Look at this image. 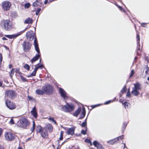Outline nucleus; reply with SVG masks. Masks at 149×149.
I'll list each match as a JSON object with an SVG mask.
<instances>
[{
  "label": "nucleus",
  "instance_id": "f257e3e1",
  "mask_svg": "<svg viewBox=\"0 0 149 149\" xmlns=\"http://www.w3.org/2000/svg\"><path fill=\"white\" fill-rule=\"evenodd\" d=\"M13 24L10 20H3L2 22L1 26L6 30L10 31L13 28Z\"/></svg>",
  "mask_w": 149,
  "mask_h": 149
},
{
  "label": "nucleus",
  "instance_id": "f03ea898",
  "mask_svg": "<svg viewBox=\"0 0 149 149\" xmlns=\"http://www.w3.org/2000/svg\"><path fill=\"white\" fill-rule=\"evenodd\" d=\"M34 45L35 49L38 52V54L36 55V56L31 60V62L32 63H33V62L37 60L40 56V55L39 54L40 53V51L38 47L37 40L36 38L34 39Z\"/></svg>",
  "mask_w": 149,
  "mask_h": 149
},
{
  "label": "nucleus",
  "instance_id": "7ed1b4c3",
  "mask_svg": "<svg viewBox=\"0 0 149 149\" xmlns=\"http://www.w3.org/2000/svg\"><path fill=\"white\" fill-rule=\"evenodd\" d=\"M30 124L28 120L26 118H23L19 120L18 122L17 125L19 127L26 128Z\"/></svg>",
  "mask_w": 149,
  "mask_h": 149
},
{
  "label": "nucleus",
  "instance_id": "20e7f679",
  "mask_svg": "<svg viewBox=\"0 0 149 149\" xmlns=\"http://www.w3.org/2000/svg\"><path fill=\"white\" fill-rule=\"evenodd\" d=\"M42 89L43 90L44 93L47 94H51L52 91V87L49 85H47L42 86Z\"/></svg>",
  "mask_w": 149,
  "mask_h": 149
},
{
  "label": "nucleus",
  "instance_id": "39448f33",
  "mask_svg": "<svg viewBox=\"0 0 149 149\" xmlns=\"http://www.w3.org/2000/svg\"><path fill=\"white\" fill-rule=\"evenodd\" d=\"M74 109V105L72 104H69L67 103V104L63 106L62 109L63 110L66 112H70L73 110Z\"/></svg>",
  "mask_w": 149,
  "mask_h": 149
},
{
  "label": "nucleus",
  "instance_id": "423d86ee",
  "mask_svg": "<svg viewBox=\"0 0 149 149\" xmlns=\"http://www.w3.org/2000/svg\"><path fill=\"white\" fill-rule=\"evenodd\" d=\"M4 136L6 140L8 141H11L13 140L15 138V135L10 132H6Z\"/></svg>",
  "mask_w": 149,
  "mask_h": 149
},
{
  "label": "nucleus",
  "instance_id": "0eeeda50",
  "mask_svg": "<svg viewBox=\"0 0 149 149\" xmlns=\"http://www.w3.org/2000/svg\"><path fill=\"white\" fill-rule=\"evenodd\" d=\"M31 44L29 42L24 41L22 44V47L24 51L26 52L31 49Z\"/></svg>",
  "mask_w": 149,
  "mask_h": 149
},
{
  "label": "nucleus",
  "instance_id": "6e6552de",
  "mask_svg": "<svg viewBox=\"0 0 149 149\" xmlns=\"http://www.w3.org/2000/svg\"><path fill=\"white\" fill-rule=\"evenodd\" d=\"M11 5V3L7 1H4L2 3V7L3 9L6 11L10 10Z\"/></svg>",
  "mask_w": 149,
  "mask_h": 149
},
{
  "label": "nucleus",
  "instance_id": "1a4fd4ad",
  "mask_svg": "<svg viewBox=\"0 0 149 149\" xmlns=\"http://www.w3.org/2000/svg\"><path fill=\"white\" fill-rule=\"evenodd\" d=\"M5 104L7 107L10 109L13 110L15 109L16 108L15 104L8 100H6Z\"/></svg>",
  "mask_w": 149,
  "mask_h": 149
},
{
  "label": "nucleus",
  "instance_id": "9d476101",
  "mask_svg": "<svg viewBox=\"0 0 149 149\" xmlns=\"http://www.w3.org/2000/svg\"><path fill=\"white\" fill-rule=\"evenodd\" d=\"M39 132L41 133V136L44 138H47L48 135L47 132L45 129L42 128L40 126L38 127Z\"/></svg>",
  "mask_w": 149,
  "mask_h": 149
},
{
  "label": "nucleus",
  "instance_id": "9b49d317",
  "mask_svg": "<svg viewBox=\"0 0 149 149\" xmlns=\"http://www.w3.org/2000/svg\"><path fill=\"white\" fill-rule=\"evenodd\" d=\"M35 35V33H34L33 31H30L26 33V36L28 39L31 41L33 40L34 38V36ZM37 40V39H36Z\"/></svg>",
  "mask_w": 149,
  "mask_h": 149
},
{
  "label": "nucleus",
  "instance_id": "f8f14e48",
  "mask_svg": "<svg viewBox=\"0 0 149 149\" xmlns=\"http://www.w3.org/2000/svg\"><path fill=\"white\" fill-rule=\"evenodd\" d=\"M5 95L8 97L12 98L15 96L16 94L15 92L13 90H8L6 91Z\"/></svg>",
  "mask_w": 149,
  "mask_h": 149
},
{
  "label": "nucleus",
  "instance_id": "ddd939ff",
  "mask_svg": "<svg viewBox=\"0 0 149 149\" xmlns=\"http://www.w3.org/2000/svg\"><path fill=\"white\" fill-rule=\"evenodd\" d=\"M59 91L61 96L63 98L64 100L68 99V96L65 91L61 88H59Z\"/></svg>",
  "mask_w": 149,
  "mask_h": 149
},
{
  "label": "nucleus",
  "instance_id": "4468645a",
  "mask_svg": "<svg viewBox=\"0 0 149 149\" xmlns=\"http://www.w3.org/2000/svg\"><path fill=\"white\" fill-rule=\"evenodd\" d=\"M26 28L24 30L19 32L18 33L15 35H8L7 37L10 39H12L13 38H15L18 36L22 34L26 29Z\"/></svg>",
  "mask_w": 149,
  "mask_h": 149
},
{
  "label": "nucleus",
  "instance_id": "2eb2a0df",
  "mask_svg": "<svg viewBox=\"0 0 149 149\" xmlns=\"http://www.w3.org/2000/svg\"><path fill=\"white\" fill-rule=\"evenodd\" d=\"M45 130H47L48 131L50 132H51L53 130V127L52 125L50 124H48L44 128Z\"/></svg>",
  "mask_w": 149,
  "mask_h": 149
},
{
  "label": "nucleus",
  "instance_id": "dca6fc26",
  "mask_svg": "<svg viewBox=\"0 0 149 149\" xmlns=\"http://www.w3.org/2000/svg\"><path fill=\"white\" fill-rule=\"evenodd\" d=\"M93 144L98 149H104L102 146L96 141H94Z\"/></svg>",
  "mask_w": 149,
  "mask_h": 149
},
{
  "label": "nucleus",
  "instance_id": "f3484780",
  "mask_svg": "<svg viewBox=\"0 0 149 149\" xmlns=\"http://www.w3.org/2000/svg\"><path fill=\"white\" fill-rule=\"evenodd\" d=\"M31 113L34 118H36L37 117V113L35 107L33 108L32 110L31 111Z\"/></svg>",
  "mask_w": 149,
  "mask_h": 149
},
{
  "label": "nucleus",
  "instance_id": "a211bd4d",
  "mask_svg": "<svg viewBox=\"0 0 149 149\" xmlns=\"http://www.w3.org/2000/svg\"><path fill=\"white\" fill-rule=\"evenodd\" d=\"M41 0H36L33 4L34 6H41L42 5Z\"/></svg>",
  "mask_w": 149,
  "mask_h": 149
},
{
  "label": "nucleus",
  "instance_id": "6ab92c4d",
  "mask_svg": "<svg viewBox=\"0 0 149 149\" xmlns=\"http://www.w3.org/2000/svg\"><path fill=\"white\" fill-rule=\"evenodd\" d=\"M74 129L73 128H70L67 132V133L69 135H72L74 134Z\"/></svg>",
  "mask_w": 149,
  "mask_h": 149
},
{
  "label": "nucleus",
  "instance_id": "aec40b11",
  "mask_svg": "<svg viewBox=\"0 0 149 149\" xmlns=\"http://www.w3.org/2000/svg\"><path fill=\"white\" fill-rule=\"evenodd\" d=\"M134 87L133 88H135L138 90H139L141 89V85L140 84L138 83H137L136 84H134Z\"/></svg>",
  "mask_w": 149,
  "mask_h": 149
},
{
  "label": "nucleus",
  "instance_id": "412c9836",
  "mask_svg": "<svg viewBox=\"0 0 149 149\" xmlns=\"http://www.w3.org/2000/svg\"><path fill=\"white\" fill-rule=\"evenodd\" d=\"M136 38H137V48L138 50H140V45L139 44L140 41V37L139 34H137Z\"/></svg>",
  "mask_w": 149,
  "mask_h": 149
},
{
  "label": "nucleus",
  "instance_id": "4be33fe9",
  "mask_svg": "<svg viewBox=\"0 0 149 149\" xmlns=\"http://www.w3.org/2000/svg\"><path fill=\"white\" fill-rule=\"evenodd\" d=\"M86 113V110L84 108H83V110L81 113L79 119H82L85 116Z\"/></svg>",
  "mask_w": 149,
  "mask_h": 149
},
{
  "label": "nucleus",
  "instance_id": "5701e85b",
  "mask_svg": "<svg viewBox=\"0 0 149 149\" xmlns=\"http://www.w3.org/2000/svg\"><path fill=\"white\" fill-rule=\"evenodd\" d=\"M132 93L134 95L137 96L139 94L138 90L135 89V88H133Z\"/></svg>",
  "mask_w": 149,
  "mask_h": 149
},
{
  "label": "nucleus",
  "instance_id": "b1692460",
  "mask_svg": "<svg viewBox=\"0 0 149 149\" xmlns=\"http://www.w3.org/2000/svg\"><path fill=\"white\" fill-rule=\"evenodd\" d=\"M36 93L38 95H42L44 94L43 90L40 89L36 90Z\"/></svg>",
  "mask_w": 149,
  "mask_h": 149
},
{
  "label": "nucleus",
  "instance_id": "393cba45",
  "mask_svg": "<svg viewBox=\"0 0 149 149\" xmlns=\"http://www.w3.org/2000/svg\"><path fill=\"white\" fill-rule=\"evenodd\" d=\"M81 110V107H79L77 110L73 114V115L75 116H77Z\"/></svg>",
  "mask_w": 149,
  "mask_h": 149
},
{
  "label": "nucleus",
  "instance_id": "a878e982",
  "mask_svg": "<svg viewBox=\"0 0 149 149\" xmlns=\"http://www.w3.org/2000/svg\"><path fill=\"white\" fill-rule=\"evenodd\" d=\"M32 23V19L30 18H28L26 19L24 21V23L25 24H31Z\"/></svg>",
  "mask_w": 149,
  "mask_h": 149
},
{
  "label": "nucleus",
  "instance_id": "bb28decb",
  "mask_svg": "<svg viewBox=\"0 0 149 149\" xmlns=\"http://www.w3.org/2000/svg\"><path fill=\"white\" fill-rule=\"evenodd\" d=\"M123 104H124L125 108V109H128L129 106H130V103L127 102H124L123 103Z\"/></svg>",
  "mask_w": 149,
  "mask_h": 149
},
{
  "label": "nucleus",
  "instance_id": "cd10ccee",
  "mask_svg": "<svg viewBox=\"0 0 149 149\" xmlns=\"http://www.w3.org/2000/svg\"><path fill=\"white\" fill-rule=\"evenodd\" d=\"M116 139H114L112 140L108 141V143L111 144H113L114 143L116 142Z\"/></svg>",
  "mask_w": 149,
  "mask_h": 149
},
{
  "label": "nucleus",
  "instance_id": "c85d7f7f",
  "mask_svg": "<svg viewBox=\"0 0 149 149\" xmlns=\"http://www.w3.org/2000/svg\"><path fill=\"white\" fill-rule=\"evenodd\" d=\"M36 72L37 71H36L34 70V71L32 72L28 77H29L33 76H35L36 74Z\"/></svg>",
  "mask_w": 149,
  "mask_h": 149
},
{
  "label": "nucleus",
  "instance_id": "c756f323",
  "mask_svg": "<svg viewBox=\"0 0 149 149\" xmlns=\"http://www.w3.org/2000/svg\"><path fill=\"white\" fill-rule=\"evenodd\" d=\"M33 125L32 128L31 129V131L32 132H33L34 130L35 129V124L34 121H33Z\"/></svg>",
  "mask_w": 149,
  "mask_h": 149
},
{
  "label": "nucleus",
  "instance_id": "7c9ffc66",
  "mask_svg": "<svg viewBox=\"0 0 149 149\" xmlns=\"http://www.w3.org/2000/svg\"><path fill=\"white\" fill-rule=\"evenodd\" d=\"M124 137V135H122L121 136H119L117 138H116V141H119L120 140H122L123 139Z\"/></svg>",
  "mask_w": 149,
  "mask_h": 149
},
{
  "label": "nucleus",
  "instance_id": "2f4dec72",
  "mask_svg": "<svg viewBox=\"0 0 149 149\" xmlns=\"http://www.w3.org/2000/svg\"><path fill=\"white\" fill-rule=\"evenodd\" d=\"M24 67L25 69L28 70H29L30 69V67L28 64H26L24 66Z\"/></svg>",
  "mask_w": 149,
  "mask_h": 149
},
{
  "label": "nucleus",
  "instance_id": "473e14b6",
  "mask_svg": "<svg viewBox=\"0 0 149 149\" xmlns=\"http://www.w3.org/2000/svg\"><path fill=\"white\" fill-rule=\"evenodd\" d=\"M134 71L133 70H132L131 71V73L129 77H132L134 75Z\"/></svg>",
  "mask_w": 149,
  "mask_h": 149
},
{
  "label": "nucleus",
  "instance_id": "72a5a7b5",
  "mask_svg": "<svg viewBox=\"0 0 149 149\" xmlns=\"http://www.w3.org/2000/svg\"><path fill=\"white\" fill-rule=\"evenodd\" d=\"M126 86H125L121 90V92L123 93H124L126 92Z\"/></svg>",
  "mask_w": 149,
  "mask_h": 149
},
{
  "label": "nucleus",
  "instance_id": "f704fd0d",
  "mask_svg": "<svg viewBox=\"0 0 149 149\" xmlns=\"http://www.w3.org/2000/svg\"><path fill=\"white\" fill-rule=\"evenodd\" d=\"M30 6V4L29 3H26L24 5L25 8H28Z\"/></svg>",
  "mask_w": 149,
  "mask_h": 149
},
{
  "label": "nucleus",
  "instance_id": "c9c22d12",
  "mask_svg": "<svg viewBox=\"0 0 149 149\" xmlns=\"http://www.w3.org/2000/svg\"><path fill=\"white\" fill-rule=\"evenodd\" d=\"M48 119L50 120H52V121L55 124H56V121L54 120V118H52L50 117H49L48 118Z\"/></svg>",
  "mask_w": 149,
  "mask_h": 149
},
{
  "label": "nucleus",
  "instance_id": "e433bc0d",
  "mask_svg": "<svg viewBox=\"0 0 149 149\" xmlns=\"http://www.w3.org/2000/svg\"><path fill=\"white\" fill-rule=\"evenodd\" d=\"M20 77H21V78L22 79V80L24 82H25L26 81V79L24 78L23 76H22L20 75Z\"/></svg>",
  "mask_w": 149,
  "mask_h": 149
},
{
  "label": "nucleus",
  "instance_id": "4c0bfd02",
  "mask_svg": "<svg viewBox=\"0 0 149 149\" xmlns=\"http://www.w3.org/2000/svg\"><path fill=\"white\" fill-rule=\"evenodd\" d=\"M40 10L41 9L40 8H38L36 12V14L37 15H38L39 14Z\"/></svg>",
  "mask_w": 149,
  "mask_h": 149
},
{
  "label": "nucleus",
  "instance_id": "58836bf2",
  "mask_svg": "<svg viewBox=\"0 0 149 149\" xmlns=\"http://www.w3.org/2000/svg\"><path fill=\"white\" fill-rule=\"evenodd\" d=\"M86 125V121L83 122L81 124V126L83 127H85Z\"/></svg>",
  "mask_w": 149,
  "mask_h": 149
},
{
  "label": "nucleus",
  "instance_id": "ea45409f",
  "mask_svg": "<svg viewBox=\"0 0 149 149\" xmlns=\"http://www.w3.org/2000/svg\"><path fill=\"white\" fill-rule=\"evenodd\" d=\"M127 125V123L126 122H124L123 124V127L124 128V129H125V127H126V126Z\"/></svg>",
  "mask_w": 149,
  "mask_h": 149
},
{
  "label": "nucleus",
  "instance_id": "a19ab883",
  "mask_svg": "<svg viewBox=\"0 0 149 149\" xmlns=\"http://www.w3.org/2000/svg\"><path fill=\"white\" fill-rule=\"evenodd\" d=\"M10 123L11 124H15V123L14 121V120L13 118H11L10 120Z\"/></svg>",
  "mask_w": 149,
  "mask_h": 149
},
{
  "label": "nucleus",
  "instance_id": "79ce46f5",
  "mask_svg": "<svg viewBox=\"0 0 149 149\" xmlns=\"http://www.w3.org/2000/svg\"><path fill=\"white\" fill-rule=\"evenodd\" d=\"M86 130H82L81 131V133L84 135L86 134Z\"/></svg>",
  "mask_w": 149,
  "mask_h": 149
},
{
  "label": "nucleus",
  "instance_id": "37998d69",
  "mask_svg": "<svg viewBox=\"0 0 149 149\" xmlns=\"http://www.w3.org/2000/svg\"><path fill=\"white\" fill-rule=\"evenodd\" d=\"M146 70L145 71V72L146 74H148L149 72V69L148 68L146 67Z\"/></svg>",
  "mask_w": 149,
  "mask_h": 149
},
{
  "label": "nucleus",
  "instance_id": "c03bdc74",
  "mask_svg": "<svg viewBox=\"0 0 149 149\" xmlns=\"http://www.w3.org/2000/svg\"><path fill=\"white\" fill-rule=\"evenodd\" d=\"M38 68H39L38 65H36L34 70L37 71Z\"/></svg>",
  "mask_w": 149,
  "mask_h": 149
},
{
  "label": "nucleus",
  "instance_id": "a18cd8bd",
  "mask_svg": "<svg viewBox=\"0 0 149 149\" xmlns=\"http://www.w3.org/2000/svg\"><path fill=\"white\" fill-rule=\"evenodd\" d=\"M37 65L39 67V68L40 69H42L43 67V65H39V64H37Z\"/></svg>",
  "mask_w": 149,
  "mask_h": 149
},
{
  "label": "nucleus",
  "instance_id": "49530a36",
  "mask_svg": "<svg viewBox=\"0 0 149 149\" xmlns=\"http://www.w3.org/2000/svg\"><path fill=\"white\" fill-rule=\"evenodd\" d=\"M118 8L120 10L122 11H124V10L123 9V8L119 6H118Z\"/></svg>",
  "mask_w": 149,
  "mask_h": 149
},
{
  "label": "nucleus",
  "instance_id": "de8ad7c7",
  "mask_svg": "<svg viewBox=\"0 0 149 149\" xmlns=\"http://www.w3.org/2000/svg\"><path fill=\"white\" fill-rule=\"evenodd\" d=\"M113 100H109V101L106 102H105L104 104H109L111 101H113Z\"/></svg>",
  "mask_w": 149,
  "mask_h": 149
},
{
  "label": "nucleus",
  "instance_id": "09e8293b",
  "mask_svg": "<svg viewBox=\"0 0 149 149\" xmlns=\"http://www.w3.org/2000/svg\"><path fill=\"white\" fill-rule=\"evenodd\" d=\"M15 72L16 73H20L19 70V69H15Z\"/></svg>",
  "mask_w": 149,
  "mask_h": 149
},
{
  "label": "nucleus",
  "instance_id": "8fccbe9b",
  "mask_svg": "<svg viewBox=\"0 0 149 149\" xmlns=\"http://www.w3.org/2000/svg\"><path fill=\"white\" fill-rule=\"evenodd\" d=\"M85 141L86 142L90 143L91 142V141L88 139H86L85 140Z\"/></svg>",
  "mask_w": 149,
  "mask_h": 149
},
{
  "label": "nucleus",
  "instance_id": "3c124183",
  "mask_svg": "<svg viewBox=\"0 0 149 149\" xmlns=\"http://www.w3.org/2000/svg\"><path fill=\"white\" fill-rule=\"evenodd\" d=\"M141 25L142 26L144 27H146V23H142L141 24Z\"/></svg>",
  "mask_w": 149,
  "mask_h": 149
},
{
  "label": "nucleus",
  "instance_id": "603ef678",
  "mask_svg": "<svg viewBox=\"0 0 149 149\" xmlns=\"http://www.w3.org/2000/svg\"><path fill=\"white\" fill-rule=\"evenodd\" d=\"M3 81L0 80V87H3Z\"/></svg>",
  "mask_w": 149,
  "mask_h": 149
},
{
  "label": "nucleus",
  "instance_id": "864d4df0",
  "mask_svg": "<svg viewBox=\"0 0 149 149\" xmlns=\"http://www.w3.org/2000/svg\"><path fill=\"white\" fill-rule=\"evenodd\" d=\"M130 92H128L126 96L127 97H130Z\"/></svg>",
  "mask_w": 149,
  "mask_h": 149
},
{
  "label": "nucleus",
  "instance_id": "5fc2aeb1",
  "mask_svg": "<svg viewBox=\"0 0 149 149\" xmlns=\"http://www.w3.org/2000/svg\"><path fill=\"white\" fill-rule=\"evenodd\" d=\"M63 139V135H60V137L59 138V140H62Z\"/></svg>",
  "mask_w": 149,
  "mask_h": 149
},
{
  "label": "nucleus",
  "instance_id": "6e6d98bb",
  "mask_svg": "<svg viewBox=\"0 0 149 149\" xmlns=\"http://www.w3.org/2000/svg\"><path fill=\"white\" fill-rule=\"evenodd\" d=\"M3 130L1 129L0 128V137L1 136Z\"/></svg>",
  "mask_w": 149,
  "mask_h": 149
},
{
  "label": "nucleus",
  "instance_id": "4d7b16f0",
  "mask_svg": "<svg viewBox=\"0 0 149 149\" xmlns=\"http://www.w3.org/2000/svg\"><path fill=\"white\" fill-rule=\"evenodd\" d=\"M14 69H13L12 70H11V74H13V73H14Z\"/></svg>",
  "mask_w": 149,
  "mask_h": 149
},
{
  "label": "nucleus",
  "instance_id": "13d9d810",
  "mask_svg": "<svg viewBox=\"0 0 149 149\" xmlns=\"http://www.w3.org/2000/svg\"><path fill=\"white\" fill-rule=\"evenodd\" d=\"M28 97L29 100H32L33 99V98L32 97L29 96H28Z\"/></svg>",
  "mask_w": 149,
  "mask_h": 149
},
{
  "label": "nucleus",
  "instance_id": "bf43d9fd",
  "mask_svg": "<svg viewBox=\"0 0 149 149\" xmlns=\"http://www.w3.org/2000/svg\"><path fill=\"white\" fill-rule=\"evenodd\" d=\"M63 131H61L60 132V135H63Z\"/></svg>",
  "mask_w": 149,
  "mask_h": 149
},
{
  "label": "nucleus",
  "instance_id": "052dcab7",
  "mask_svg": "<svg viewBox=\"0 0 149 149\" xmlns=\"http://www.w3.org/2000/svg\"><path fill=\"white\" fill-rule=\"evenodd\" d=\"M47 2V0H45V1H44V3L45 4H46Z\"/></svg>",
  "mask_w": 149,
  "mask_h": 149
},
{
  "label": "nucleus",
  "instance_id": "680f3d73",
  "mask_svg": "<svg viewBox=\"0 0 149 149\" xmlns=\"http://www.w3.org/2000/svg\"><path fill=\"white\" fill-rule=\"evenodd\" d=\"M0 149H4V148L2 146H0Z\"/></svg>",
  "mask_w": 149,
  "mask_h": 149
},
{
  "label": "nucleus",
  "instance_id": "e2e57ef3",
  "mask_svg": "<svg viewBox=\"0 0 149 149\" xmlns=\"http://www.w3.org/2000/svg\"><path fill=\"white\" fill-rule=\"evenodd\" d=\"M2 39H3V40H6V38H5V37H3V38H2Z\"/></svg>",
  "mask_w": 149,
  "mask_h": 149
},
{
  "label": "nucleus",
  "instance_id": "0e129e2a",
  "mask_svg": "<svg viewBox=\"0 0 149 149\" xmlns=\"http://www.w3.org/2000/svg\"><path fill=\"white\" fill-rule=\"evenodd\" d=\"M5 47L6 49H8V48L6 46H5Z\"/></svg>",
  "mask_w": 149,
  "mask_h": 149
},
{
  "label": "nucleus",
  "instance_id": "69168bd1",
  "mask_svg": "<svg viewBox=\"0 0 149 149\" xmlns=\"http://www.w3.org/2000/svg\"><path fill=\"white\" fill-rule=\"evenodd\" d=\"M119 101L120 102H121L123 104V102H122V101L121 100V99H120V100H119Z\"/></svg>",
  "mask_w": 149,
  "mask_h": 149
},
{
  "label": "nucleus",
  "instance_id": "338daca9",
  "mask_svg": "<svg viewBox=\"0 0 149 149\" xmlns=\"http://www.w3.org/2000/svg\"><path fill=\"white\" fill-rule=\"evenodd\" d=\"M12 67V65L10 64L9 65V67L10 68Z\"/></svg>",
  "mask_w": 149,
  "mask_h": 149
},
{
  "label": "nucleus",
  "instance_id": "774afa93",
  "mask_svg": "<svg viewBox=\"0 0 149 149\" xmlns=\"http://www.w3.org/2000/svg\"><path fill=\"white\" fill-rule=\"evenodd\" d=\"M17 149H22L21 147H19Z\"/></svg>",
  "mask_w": 149,
  "mask_h": 149
}]
</instances>
